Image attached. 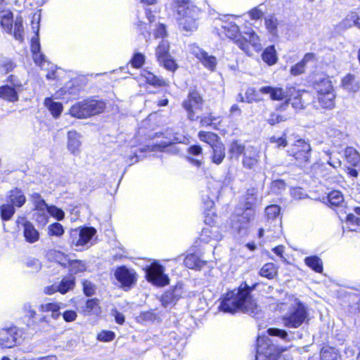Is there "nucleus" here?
<instances>
[{"label":"nucleus","mask_w":360,"mask_h":360,"mask_svg":"<svg viewBox=\"0 0 360 360\" xmlns=\"http://www.w3.org/2000/svg\"><path fill=\"white\" fill-rule=\"evenodd\" d=\"M250 291L251 289L245 283L238 289L228 292L219 306L220 309L231 314L241 311L250 315L257 314L259 309Z\"/></svg>","instance_id":"nucleus-1"},{"label":"nucleus","mask_w":360,"mask_h":360,"mask_svg":"<svg viewBox=\"0 0 360 360\" xmlns=\"http://www.w3.org/2000/svg\"><path fill=\"white\" fill-rule=\"evenodd\" d=\"M282 313L281 321L288 328H297L309 321V311L307 304L293 295H285L278 303Z\"/></svg>","instance_id":"nucleus-2"},{"label":"nucleus","mask_w":360,"mask_h":360,"mask_svg":"<svg viewBox=\"0 0 360 360\" xmlns=\"http://www.w3.org/2000/svg\"><path fill=\"white\" fill-rule=\"evenodd\" d=\"M200 10L189 6V0H178L177 16L179 26L186 32H194L198 28L196 20Z\"/></svg>","instance_id":"nucleus-3"},{"label":"nucleus","mask_w":360,"mask_h":360,"mask_svg":"<svg viewBox=\"0 0 360 360\" xmlns=\"http://www.w3.org/2000/svg\"><path fill=\"white\" fill-rule=\"evenodd\" d=\"M281 352L268 336L258 337L255 360H292L290 356L282 354Z\"/></svg>","instance_id":"nucleus-4"},{"label":"nucleus","mask_w":360,"mask_h":360,"mask_svg":"<svg viewBox=\"0 0 360 360\" xmlns=\"http://www.w3.org/2000/svg\"><path fill=\"white\" fill-rule=\"evenodd\" d=\"M105 108L103 101L88 98L74 104L70 109V114L76 118L84 119L101 113Z\"/></svg>","instance_id":"nucleus-5"},{"label":"nucleus","mask_w":360,"mask_h":360,"mask_svg":"<svg viewBox=\"0 0 360 360\" xmlns=\"http://www.w3.org/2000/svg\"><path fill=\"white\" fill-rule=\"evenodd\" d=\"M265 212L268 221L272 223V225L268 229H260L258 236L259 238L265 237L267 240H271L281 233V207L277 205H271L266 207Z\"/></svg>","instance_id":"nucleus-6"},{"label":"nucleus","mask_w":360,"mask_h":360,"mask_svg":"<svg viewBox=\"0 0 360 360\" xmlns=\"http://www.w3.org/2000/svg\"><path fill=\"white\" fill-rule=\"evenodd\" d=\"M13 22V13L11 11H6L0 13V24L2 28L8 33L13 32L15 39L22 41L23 40L22 20L20 17L16 18L14 26Z\"/></svg>","instance_id":"nucleus-7"},{"label":"nucleus","mask_w":360,"mask_h":360,"mask_svg":"<svg viewBox=\"0 0 360 360\" xmlns=\"http://www.w3.org/2000/svg\"><path fill=\"white\" fill-rule=\"evenodd\" d=\"M216 217L214 212L205 211V222L208 226L202 229L199 236L200 241L204 244L210 243V245L214 246L212 242L218 241L222 238L221 234L219 232V229L212 225L215 221L214 219Z\"/></svg>","instance_id":"nucleus-8"},{"label":"nucleus","mask_w":360,"mask_h":360,"mask_svg":"<svg viewBox=\"0 0 360 360\" xmlns=\"http://www.w3.org/2000/svg\"><path fill=\"white\" fill-rule=\"evenodd\" d=\"M97 231L92 226H80L72 229L70 232L72 243L77 246H84L94 245L96 240Z\"/></svg>","instance_id":"nucleus-9"},{"label":"nucleus","mask_w":360,"mask_h":360,"mask_svg":"<svg viewBox=\"0 0 360 360\" xmlns=\"http://www.w3.org/2000/svg\"><path fill=\"white\" fill-rule=\"evenodd\" d=\"M310 144L304 140L299 139L288 150L289 155L294 158L300 166H304L309 162L311 157Z\"/></svg>","instance_id":"nucleus-10"},{"label":"nucleus","mask_w":360,"mask_h":360,"mask_svg":"<svg viewBox=\"0 0 360 360\" xmlns=\"http://www.w3.org/2000/svg\"><path fill=\"white\" fill-rule=\"evenodd\" d=\"M257 190L255 188H250L247 190L245 195V202L243 210L238 209L236 210L238 215L243 213V222H241L239 226H237V230L239 233L245 232V226L248 221L250 219L253 214L252 207L257 200Z\"/></svg>","instance_id":"nucleus-11"},{"label":"nucleus","mask_w":360,"mask_h":360,"mask_svg":"<svg viewBox=\"0 0 360 360\" xmlns=\"http://www.w3.org/2000/svg\"><path fill=\"white\" fill-rule=\"evenodd\" d=\"M202 98L198 92L195 91L189 92L188 98L183 102V107L190 120L194 121L199 118L198 113L202 111Z\"/></svg>","instance_id":"nucleus-12"},{"label":"nucleus","mask_w":360,"mask_h":360,"mask_svg":"<svg viewBox=\"0 0 360 360\" xmlns=\"http://www.w3.org/2000/svg\"><path fill=\"white\" fill-rule=\"evenodd\" d=\"M223 187V182L214 179H211L207 182V190L210 194H202V200L204 204V209L206 212H214V199L217 198L221 189Z\"/></svg>","instance_id":"nucleus-13"},{"label":"nucleus","mask_w":360,"mask_h":360,"mask_svg":"<svg viewBox=\"0 0 360 360\" xmlns=\"http://www.w3.org/2000/svg\"><path fill=\"white\" fill-rule=\"evenodd\" d=\"M114 276L120 283V286L125 290L130 289L137 280L136 271L124 266L117 268L114 272Z\"/></svg>","instance_id":"nucleus-14"},{"label":"nucleus","mask_w":360,"mask_h":360,"mask_svg":"<svg viewBox=\"0 0 360 360\" xmlns=\"http://www.w3.org/2000/svg\"><path fill=\"white\" fill-rule=\"evenodd\" d=\"M164 267L156 263H152L146 269V278L148 281L158 286H165L169 283L168 276L164 274Z\"/></svg>","instance_id":"nucleus-15"},{"label":"nucleus","mask_w":360,"mask_h":360,"mask_svg":"<svg viewBox=\"0 0 360 360\" xmlns=\"http://www.w3.org/2000/svg\"><path fill=\"white\" fill-rule=\"evenodd\" d=\"M188 51L199 60L206 69L211 72H214L216 70L217 60L214 56L209 55L195 44L188 46Z\"/></svg>","instance_id":"nucleus-16"},{"label":"nucleus","mask_w":360,"mask_h":360,"mask_svg":"<svg viewBox=\"0 0 360 360\" xmlns=\"http://www.w3.org/2000/svg\"><path fill=\"white\" fill-rule=\"evenodd\" d=\"M236 44L247 54H250L249 50V44L254 48L255 51H259L262 49V45L259 37L252 30L245 32L243 39H236Z\"/></svg>","instance_id":"nucleus-17"},{"label":"nucleus","mask_w":360,"mask_h":360,"mask_svg":"<svg viewBox=\"0 0 360 360\" xmlns=\"http://www.w3.org/2000/svg\"><path fill=\"white\" fill-rule=\"evenodd\" d=\"M19 338L18 330L16 327L0 329V346L11 348L18 342Z\"/></svg>","instance_id":"nucleus-18"},{"label":"nucleus","mask_w":360,"mask_h":360,"mask_svg":"<svg viewBox=\"0 0 360 360\" xmlns=\"http://www.w3.org/2000/svg\"><path fill=\"white\" fill-rule=\"evenodd\" d=\"M259 92L263 94H269L272 100L281 101L289 96V94L295 92V89H290L286 91L280 87L262 86L259 89Z\"/></svg>","instance_id":"nucleus-19"},{"label":"nucleus","mask_w":360,"mask_h":360,"mask_svg":"<svg viewBox=\"0 0 360 360\" xmlns=\"http://www.w3.org/2000/svg\"><path fill=\"white\" fill-rule=\"evenodd\" d=\"M259 160V151L253 146H247L246 150L242 160V164L243 167L249 169H252L257 165Z\"/></svg>","instance_id":"nucleus-20"},{"label":"nucleus","mask_w":360,"mask_h":360,"mask_svg":"<svg viewBox=\"0 0 360 360\" xmlns=\"http://www.w3.org/2000/svg\"><path fill=\"white\" fill-rule=\"evenodd\" d=\"M64 304L58 302H44L39 306V310L41 312L50 313L51 317L54 320H58L61 316L60 309Z\"/></svg>","instance_id":"nucleus-21"},{"label":"nucleus","mask_w":360,"mask_h":360,"mask_svg":"<svg viewBox=\"0 0 360 360\" xmlns=\"http://www.w3.org/2000/svg\"><path fill=\"white\" fill-rule=\"evenodd\" d=\"M81 135L76 131H70L68 133V149L73 155H77L80 153Z\"/></svg>","instance_id":"nucleus-22"},{"label":"nucleus","mask_w":360,"mask_h":360,"mask_svg":"<svg viewBox=\"0 0 360 360\" xmlns=\"http://www.w3.org/2000/svg\"><path fill=\"white\" fill-rule=\"evenodd\" d=\"M46 257L49 260L56 262L63 266H67L71 259L68 255L56 249H49Z\"/></svg>","instance_id":"nucleus-23"},{"label":"nucleus","mask_w":360,"mask_h":360,"mask_svg":"<svg viewBox=\"0 0 360 360\" xmlns=\"http://www.w3.org/2000/svg\"><path fill=\"white\" fill-rule=\"evenodd\" d=\"M264 25L268 32L273 37H277L280 23L277 18L274 15H269L264 18Z\"/></svg>","instance_id":"nucleus-24"},{"label":"nucleus","mask_w":360,"mask_h":360,"mask_svg":"<svg viewBox=\"0 0 360 360\" xmlns=\"http://www.w3.org/2000/svg\"><path fill=\"white\" fill-rule=\"evenodd\" d=\"M342 86L349 92H356L359 89V82L352 75L348 74L342 79Z\"/></svg>","instance_id":"nucleus-25"},{"label":"nucleus","mask_w":360,"mask_h":360,"mask_svg":"<svg viewBox=\"0 0 360 360\" xmlns=\"http://www.w3.org/2000/svg\"><path fill=\"white\" fill-rule=\"evenodd\" d=\"M212 161L216 165L221 164L225 158V148L222 143H217L213 145Z\"/></svg>","instance_id":"nucleus-26"},{"label":"nucleus","mask_w":360,"mask_h":360,"mask_svg":"<svg viewBox=\"0 0 360 360\" xmlns=\"http://www.w3.org/2000/svg\"><path fill=\"white\" fill-rule=\"evenodd\" d=\"M9 199L13 206L22 207L26 200L25 196L20 189L15 188L10 191Z\"/></svg>","instance_id":"nucleus-27"},{"label":"nucleus","mask_w":360,"mask_h":360,"mask_svg":"<svg viewBox=\"0 0 360 360\" xmlns=\"http://www.w3.org/2000/svg\"><path fill=\"white\" fill-rule=\"evenodd\" d=\"M58 285L59 292L63 295L65 294L68 291L73 290L75 285V278L72 274L65 276Z\"/></svg>","instance_id":"nucleus-28"},{"label":"nucleus","mask_w":360,"mask_h":360,"mask_svg":"<svg viewBox=\"0 0 360 360\" xmlns=\"http://www.w3.org/2000/svg\"><path fill=\"white\" fill-rule=\"evenodd\" d=\"M335 95L334 91L320 94L317 97L318 102L321 108L326 109H331L335 106Z\"/></svg>","instance_id":"nucleus-29"},{"label":"nucleus","mask_w":360,"mask_h":360,"mask_svg":"<svg viewBox=\"0 0 360 360\" xmlns=\"http://www.w3.org/2000/svg\"><path fill=\"white\" fill-rule=\"evenodd\" d=\"M24 236L29 243H34L39 240V233L30 222L24 224Z\"/></svg>","instance_id":"nucleus-30"},{"label":"nucleus","mask_w":360,"mask_h":360,"mask_svg":"<svg viewBox=\"0 0 360 360\" xmlns=\"http://www.w3.org/2000/svg\"><path fill=\"white\" fill-rule=\"evenodd\" d=\"M345 158L347 163L351 166L356 167L360 163V155L358 151L352 147H347L345 149Z\"/></svg>","instance_id":"nucleus-31"},{"label":"nucleus","mask_w":360,"mask_h":360,"mask_svg":"<svg viewBox=\"0 0 360 360\" xmlns=\"http://www.w3.org/2000/svg\"><path fill=\"white\" fill-rule=\"evenodd\" d=\"M44 105L51 112V115L57 118L61 114L63 107L60 102L54 101L51 98H46L44 100Z\"/></svg>","instance_id":"nucleus-32"},{"label":"nucleus","mask_w":360,"mask_h":360,"mask_svg":"<svg viewBox=\"0 0 360 360\" xmlns=\"http://www.w3.org/2000/svg\"><path fill=\"white\" fill-rule=\"evenodd\" d=\"M181 296V287L176 286L172 290L167 291L162 296V304L167 307L169 304H173Z\"/></svg>","instance_id":"nucleus-33"},{"label":"nucleus","mask_w":360,"mask_h":360,"mask_svg":"<svg viewBox=\"0 0 360 360\" xmlns=\"http://www.w3.org/2000/svg\"><path fill=\"white\" fill-rule=\"evenodd\" d=\"M141 76L145 78V80L147 83L153 86H162L167 85V83L164 79L158 77L153 73L148 70H143L141 72Z\"/></svg>","instance_id":"nucleus-34"},{"label":"nucleus","mask_w":360,"mask_h":360,"mask_svg":"<svg viewBox=\"0 0 360 360\" xmlns=\"http://www.w3.org/2000/svg\"><path fill=\"white\" fill-rule=\"evenodd\" d=\"M262 58L269 65L276 64L278 58L274 46H269L266 47L262 54Z\"/></svg>","instance_id":"nucleus-35"},{"label":"nucleus","mask_w":360,"mask_h":360,"mask_svg":"<svg viewBox=\"0 0 360 360\" xmlns=\"http://www.w3.org/2000/svg\"><path fill=\"white\" fill-rule=\"evenodd\" d=\"M84 311L88 314L99 315L101 313L99 300L97 298L88 300Z\"/></svg>","instance_id":"nucleus-36"},{"label":"nucleus","mask_w":360,"mask_h":360,"mask_svg":"<svg viewBox=\"0 0 360 360\" xmlns=\"http://www.w3.org/2000/svg\"><path fill=\"white\" fill-rule=\"evenodd\" d=\"M314 89L317 92V97L320 94L334 91L331 82L328 78H324L316 82L314 85Z\"/></svg>","instance_id":"nucleus-37"},{"label":"nucleus","mask_w":360,"mask_h":360,"mask_svg":"<svg viewBox=\"0 0 360 360\" xmlns=\"http://www.w3.org/2000/svg\"><path fill=\"white\" fill-rule=\"evenodd\" d=\"M169 44L167 40L162 39L155 50V56L158 60H162V58L169 57Z\"/></svg>","instance_id":"nucleus-38"},{"label":"nucleus","mask_w":360,"mask_h":360,"mask_svg":"<svg viewBox=\"0 0 360 360\" xmlns=\"http://www.w3.org/2000/svg\"><path fill=\"white\" fill-rule=\"evenodd\" d=\"M0 98L13 102L18 100V94L15 89L5 85L0 86Z\"/></svg>","instance_id":"nucleus-39"},{"label":"nucleus","mask_w":360,"mask_h":360,"mask_svg":"<svg viewBox=\"0 0 360 360\" xmlns=\"http://www.w3.org/2000/svg\"><path fill=\"white\" fill-rule=\"evenodd\" d=\"M360 225V219L353 214L347 215L346 221L342 226L343 231L345 230L354 231H356V226Z\"/></svg>","instance_id":"nucleus-40"},{"label":"nucleus","mask_w":360,"mask_h":360,"mask_svg":"<svg viewBox=\"0 0 360 360\" xmlns=\"http://www.w3.org/2000/svg\"><path fill=\"white\" fill-rule=\"evenodd\" d=\"M321 360H341L337 350L333 347H323L321 351Z\"/></svg>","instance_id":"nucleus-41"},{"label":"nucleus","mask_w":360,"mask_h":360,"mask_svg":"<svg viewBox=\"0 0 360 360\" xmlns=\"http://www.w3.org/2000/svg\"><path fill=\"white\" fill-rule=\"evenodd\" d=\"M198 137L202 141L206 142L210 145L211 147H212L213 145H216L217 143H220L218 136L212 132L201 131L198 133Z\"/></svg>","instance_id":"nucleus-42"},{"label":"nucleus","mask_w":360,"mask_h":360,"mask_svg":"<svg viewBox=\"0 0 360 360\" xmlns=\"http://www.w3.org/2000/svg\"><path fill=\"white\" fill-rule=\"evenodd\" d=\"M185 265L189 269L200 268L203 262L195 254L187 255L184 259Z\"/></svg>","instance_id":"nucleus-43"},{"label":"nucleus","mask_w":360,"mask_h":360,"mask_svg":"<svg viewBox=\"0 0 360 360\" xmlns=\"http://www.w3.org/2000/svg\"><path fill=\"white\" fill-rule=\"evenodd\" d=\"M31 199L34 205L36 211L46 210L49 205L38 193H34L31 195Z\"/></svg>","instance_id":"nucleus-44"},{"label":"nucleus","mask_w":360,"mask_h":360,"mask_svg":"<svg viewBox=\"0 0 360 360\" xmlns=\"http://www.w3.org/2000/svg\"><path fill=\"white\" fill-rule=\"evenodd\" d=\"M306 264L318 273L323 271L322 262L316 256L308 257L305 259Z\"/></svg>","instance_id":"nucleus-45"},{"label":"nucleus","mask_w":360,"mask_h":360,"mask_svg":"<svg viewBox=\"0 0 360 360\" xmlns=\"http://www.w3.org/2000/svg\"><path fill=\"white\" fill-rule=\"evenodd\" d=\"M328 200L332 206H339L344 202V198L339 191H332L328 194Z\"/></svg>","instance_id":"nucleus-46"},{"label":"nucleus","mask_w":360,"mask_h":360,"mask_svg":"<svg viewBox=\"0 0 360 360\" xmlns=\"http://www.w3.org/2000/svg\"><path fill=\"white\" fill-rule=\"evenodd\" d=\"M70 267L71 274H77L86 270L85 264L79 260L70 259V262L68 264Z\"/></svg>","instance_id":"nucleus-47"},{"label":"nucleus","mask_w":360,"mask_h":360,"mask_svg":"<svg viewBox=\"0 0 360 360\" xmlns=\"http://www.w3.org/2000/svg\"><path fill=\"white\" fill-rule=\"evenodd\" d=\"M259 274L262 276L267 278H273L276 274V271L274 264L267 263L264 264L260 269Z\"/></svg>","instance_id":"nucleus-48"},{"label":"nucleus","mask_w":360,"mask_h":360,"mask_svg":"<svg viewBox=\"0 0 360 360\" xmlns=\"http://www.w3.org/2000/svg\"><path fill=\"white\" fill-rule=\"evenodd\" d=\"M158 318V315L153 310L143 311L138 317V321L141 323L154 322Z\"/></svg>","instance_id":"nucleus-49"},{"label":"nucleus","mask_w":360,"mask_h":360,"mask_svg":"<svg viewBox=\"0 0 360 360\" xmlns=\"http://www.w3.org/2000/svg\"><path fill=\"white\" fill-rule=\"evenodd\" d=\"M225 34L230 39H236L239 35V27L236 24L230 23L223 26Z\"/></svg>","instance_id":"nucleus-50"},{"label":"nucleus","mask_w":360,"mask_h":360,"mask_svg":"<svg viewBox=\"0 0 360 360\" xmlns=\"http://www.w3.org/2000/svg\"><path fill=\"white\" fill-rule=\"evenodd\" d=\"M166 139H167V141H164L160 144L156 145V147L160 150H162L164 148L174 143H181L184 140V137H178L174 134L169 135Z\"/></svg>","instance_id":"nucleus-51"},{"label":"nucleus","mask_w":360,"mask_h":360,"mask_svg":"<svg viewBox=\"0 0 360 360\" xmlns=\"http://www.w3.org/2000/svg\"><path fill=\"white\" fill-rule=\"evenodd\" d=\"M146 56L141 53H135L130 60V63L133 68H140L144 64Z\"/></svg>","instance_id":"nucleus-52"},{"label":"nucleus","mask_w":360,"mask_h":360,"mask_svg":"<svg viewBox=\"0 0 360 360\" xmlns=\"http://www.w3.org/2000/svg\"><path fill=\"white\" fill-rule=\"evenodd\" d=\"M246 148L247 147L244 146L243 145L239 143L238 141H236L231 143L229 151L232 155L238 156L240 155L245 154Z\"/></svg>","instance_id":"nucleus-53"},{"label":"nucleus","mask_w":360,"mask_h":360,"mask_svg":"<svg viewBox=\"0 0 360 360\" xmlns=\"http://www.w3.org/2000/svg\"><path fill=\"white\" fill-rule=\"evenodd\" d=\"M158 62L160 65H162L165 69L169 71L174 72L177 68V64L173 60L171 56H169V57H165V58H162V60H159Z\"/></svg>","instance_id":"nucleus-54"},{"label":"nucleus","mask_w":360,"mask_h":360,"mask_svg":"<svg viewBox=\"0 0 360 360\" xmlns=\"http://www.w3.org/2000/svg\"><path fill=\"white\" fill-rule=\"evenodd\" d=\"M46 210L48 214L56 218L57 220H62L65 217L64 212L54 205L49 206Z\"/></svg>","instance_id":"nucleus-55"},{"label":"nucleus","mask_w":360,"mask_h":360,"mask_svg":"<svg viewBox=\"0 0 360 360\" xmlns=\"http://www.w3.org/2000/svg\"><path fill=\"white\" fill-rule=\"evenodd\" d=\"M64 233L63 226L60 223H53L49 226V234L51 236H60Z\"/></svg>","instance_id":"nucleus-56"},{"label":"nucleus","mask_w":360,"mask_h":360,"mask_svg":"<svg viewBox=\"0 0 360 360\" xmlns=\"http://www.w3.org/2000/svg\"><path fill=\"white\" fill-rule=\"evenodd\" d=\"M285 120L286 117H284L277 112H271L269 117L266 119V121L271 125H274Z\"/></svg>","instance_id":"nucleus-57"},{"label":"nucleus","mask_w":360,"mask_h":360,"mask_svg":"<svg viewBox=\"0 0 360 360\" xmlns=\"http://www.w3.org/2000/svg\"><path fill=\"white\" fill-rule=\"evenodd\" d=\"M22 312L30 320H32L37 315V311L30 303H25L22 306Z\"/></svg>","instance_id":"nucleus-58"},{"label":"nucleus","mask_w":360,"mask_h":360,"mask_svg":"<svg viewBox=\"0 0 360 360\" xmlns=\"http://www.w3.org/2000/svg\"><path fill=\"white\" fill-rule=\"evenodd\" d=\"M285 189V183L283 180H276L272 181L271 191L272 193L278 194Z\"/></svg>","instance_id":"nucleus-59"},{"label":"nucleus","mask_w":360,"mask_h":360,"mask_svg":"<svg viewBox=\"0 0 360 360\" xmlns=\"http://www.w3.org/2000/svg\"><path fill=\"white\" fill-rule=\"evenodd\" d=\"M47 210L37 211L34 214V219L41 225H44L48 221Z\"/></svg>","instance_id":"nucleus-60"},{"label":"nucleus","mask_w":360,"mask_h":360,"mask_svg":"<svg viewBox=\"0 0 360 360\" xmlns=\"http://www.w3.org/2000/svg\"><path fill=\"white\" fill-rule=\"evenodd\" d=\"M96 290V285L94 283H92L91 282H90L89 281H84L83 282V290H84V293L86 296L93 295L95 293Z\"/></svg>","instance_id":"nucleus-61"},{"label":"nucleus","mask_w":360,"mask_h":360,"mask_svg":"<svg viewBox=\"0 0 360 360\" xmlns=\"http://www.w3.org/2000/svg\"><path fill=\"white\" fill-rule=\"evenodd\" d=\"M328 135L330 137H333L334 139H337V140H335L337 143H338V141H343L347 137V135L345 133L340 131L338 129H333V128L330 129L328 130Z\"/></svg>","instance_id":"nucleus-62"},{"label":"nucleus","mask_w":360,"mask_h":360,"mask_svg":"<svg viewBox=\"0 0 360 360\" xmlns=\"http://www.w3.org/2000/svg\"><path fill=\"white\" fill-rule=\"evenodd\" d=\"M115 333L112 331L103 330L98 334L97 339L102 342H109L115 338Z\"/></svg>","instance_id":"nucleus-63"},{"label":"nucleus","mask_w":360,"mask_h":360,"mask_svg":"<svg viewBox=\"0 0 360 360\" xmlns=\"http://www.w3.org/2000/svg\"><path fill=\"white\" fill-rule=\"evenodd\" d=\"M288 102L290 103L295 109L302 108L303 106L301 101V95L299 92H295V95L293 98H288Z\"/></svg>","instance_id":"nucleus-64"}]
</instances>
